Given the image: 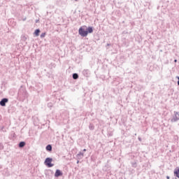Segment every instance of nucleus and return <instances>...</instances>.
I'll return each mask as SVG.
<instances>
[{
	"instance_id": "obj_4",
	"label": "nucleus",
	"mask_w": 179,
	"mask_h": 179,
	"mask_svg": "<svg viewBox=\"0 0 179 179\" xmlns=\"http://www.w3.org/2000/svg\"><path fill=\"white\" fill-rule=\"evenodd\" d=\"M177 121H179V111H174L173 118L171 120V122H177Z\"/></svg>"
},
{
	"instance_id": "obj_2",
	"label": "nucleus",
	"mask_w": 179,
	"mask_h": 179,
	"mask_svg": "<svg viewBox=\"0 0 179 179\" xmlns=\"http://www.w3.org/2000/svg\"><path fill=\"white\" fill-rule=\"evenodd\" d=\"M85 27H87L83 26V27H80L78 29V34H80V36L81 37H87V31L85 29Z\"/></svg>"
},
{
	"instance_id": "obj_13",
	"label": "nucleus",
	"mask_w": 179,
	"mask_h": 179,
	"mask_svg": "<svg viewBox=\"0 0 179 179\" xmlns=\"http://www.w3.org/2000/svg\"><path fill=\"white\" fill-rule=\"evenodd\" d=\"M24 146H26V142L24 141H21L18 144V148H24Z\"/></svg>"
},
{
	"instance_id": "obj_14",
	"label": "nucleus",
	"mask_w": 179,
	"mask_h": 179,
	"mask_svg": "<svg viewBox=\"0 0 179 179\" xmlns=\"http://www.w3.org/2000/svg\"><path fill=\"white\" fill-rule=\"evenodd\" d=\"M72 77H73V79L76 80V79H79V74L74 73H73Z\"/></svg>"
},
{
	"instance_id": "obj_10",
	"label": "nucleus",
	"mask_w": 179,
	"mask_h": 179,
	"mask_svg": "<svg viewBox=\"0 0 179 179\" xmlns=\"http://www.w3.org/2000/svg\"><path fill=\"white\" fill-rule=\"evenodd\" d=\"M174 176L177 177V178H179V168H176L173 171Z\"/></svg>"
},
{
	"instance_id": "obj_25",
	"label": "nucleus",
	"mask_w": 179,
	"mask_h": 179,
	"mask_svg": "<svg viewBox=\"0 0 179 179\" xmlns=\"http://www.w3.org/2000/svg\"><path fill=\"white\" fill-rule=\"evenodd\" d=\"M79 160H80V159H78V160H77V164H79Z\"/></svg>"
},
{
	"instance_id": "obj_22",
	"label": "nucleus",
	"mask_w": 179,
	"mask_h": 179,
	"mask_svg": "<svg viewBox=\"0 0 179 179\" xmlns=\"http://www.w3.org/2000/svg\"><path fill=\"white\" fill-rule=\"evenodd\" d=\"M138 141H139L140 142H142V138L138 137Z\"/></svg>"
},
{
	"instance_id": "obj_24",
	"label": "nucleus",
	"mask_w": 179,
	"mask_h": 179,
	"mask_svg": "<svg viewBox=\"0 0 179 179\" xmlns=\"http://www.w3.org/2000/svg\"><path fill=\"white\" fill-rule=\"evenodd\" d=\"M166 179H170V176H167Z\"/></svg>"
},
{
	"instance_id": "obj_16",
	"label": "nucleus",
	"mask_w": 179,
	"mask_h": 179,
	"mask_svg": "<svg viewBox=\"0 0 179 179\" xmlns=\"http://www.w3.org/2000/svg\"><path fill=\"white\" fill-rule=\"evenodd\" d=\"M44 37H45V32L42 33V34H41V38H44Z\"/></svg>"
},
{
	"instance_id": "obj_26",
	"label": "nucleus",
	"mask_w": 179,
	"mask_h": 179,
	"mask_svg": "<svg viewBox=\"0 0 179 179\" xmlns=\"http://www.w3.org/2000/svg\"><path fill=\"white\" fill-rule=\"evenodd\" d=\"M86 150H87L86 149H83V152H86Z\"/></svg>"
},
{
	"instance_id": "obj_9",
	"label": "nucleus",
	"mask_w": 179,
	"mask_h": 179,
	"mask_svg": "<svg viewBox=\"0 0 179 179\" xmlns=\"http://www.w3.org/2000/svg\"><path fill=\"white\" fill-rule=\"evenodd\" d=\"M93 30H94V28L93 27H88L86 29L87 34H92V33H93Z\"/></svg>"
},
{
	"instance_id": "obj_29",
	"label": "nucleus",
	"mask_w": 179,
	"mask_h": 179,
	"mask_svg": "<svg viewBox=\"0 0 179 179\" xmlns=\"http://www.w3.org/2000/svg\"><path fill=\"white\" fill-rule=\"evenodd\" d=\"M175 179H177V178H175Z\"/></svg>"
},
{
	"instance_id": "obj_15",
	"label": "nucleus",
	"mask_w": 179,
	"mask_h": 179,
	"mask_svg": "<svg viewBox=\"0 0 179 179\" xmlns=\"http://www.w3.org/2000/svg\"><path fill=\"white\" fill-rule=\"evenodd\" d=\"M89 128L90 131H94V125L92 123L90 124Z\"/></svg>"
},
{
	"instance_id": "obj_11",
	"label": "nucleus",
	"mask_w": 179,
	"mask_h": 179,
	"mask_svg": "<svg viewBox=\"0 0 179 179\" xmlns=\"http://www.w3.org/2000/svg\"><path fill=\"white\" fill-rule=\"evenodd\" d=\"M45 150L47 152H52V145L51 144L46 145Z\"/></svg>"
},
{
	"instance_id": "obj_27",
	"label": "nucleus",
	"mask_w": 179,
	"mask_h": 179,
	"mask_svg": "<svg viewBox=\"0 0 179 179\" xmlns=\"http://www.w3.org/2000/svg\"><path fill=\"white\" fill-rule=\"evenodd\" d=\"M24 20H26V18H24V19H23V22H24Z\"/></svg>"
},
{
	"instance_id": "obj_12",
	"label": "nucleus",
	"mask_w": 179,
	"mask_h": 179,
	"mask_svg": "<svg viewBox=\"0 0 179 179\" xmlns=\"http://www.w3.org/2000/svg\"><path fill=\"white\" fill-rule=\"evenodd\" d=\"M41 31H40V29H36L34 31V34L36 37H38V36H40Z\"/></svg>"
},
{
	"instance_id": "obj_17",
	"label": "nucleus",
	"mask_w": 179,
	"mask_h": 179,
	"mask_svg": "<svg viewBox=\"0 0 179 179\" xmlns=\"http://www.w3.org/2000/svg\"><path fill=\"white\" fill-rule=\"evenodd\" d=\"M11 136H12L13 138H16V134H15V132L12 131V133H11Z\"/></svg>"
},
{
	"instance_id": "obj_30",
	"label": "nucleus",
	"mask_w": 179,
	"mask_h": 179,
	"mask_svg": "<svg viewBox=\"0 0 179 179\" xmlns=\"http://www.w3.org/2000/svg\"><path fill=\"white\" fill-rule=\"evenodd\" d=\"M75 1H78V0H75Z\"/></svg>"
},
{
	"instance_id": "obj_8",
	"label": "nucleus",
	"mask_w": 179,
	"mask_h": 179,
	"mask_svg": "<svg viewBox=\"0 0 179 179\" xmlns=\"http://www.w3.org/2000/svg\"><path fill=\"white\" fill-rule=\"evenodd\" d=\"M85 157V155L83 152H80L78 154H77L76 155V158L78 159V160H82V159H83V157Z\"/></svg>"
},
{
	"instance_id": "obj_7",
	"label": "nucleus",
	"mask_w": 179,
	"mask_h": 179,
	"mask_svg": "<svg viewBox=\"0 0 179 179\" xmlns=\"http://www.w3.org/2000/svg\"><path fill=\"white\" fill-rule=\"evenodd\" d=\"M83 75L85 76V78H89L90 76V70L85 69L83 71Z\"/></svg>"
},
{
	"instance_id": "obj_20",
	"label": "nucleus",
	"mask_w": 179,
	"mask_h": 179,
	"mask_svg": "<svg viewBox=\"0 0 179 179\" xmlns=\"http://www.w3.org/2000/svg\"><path fill=\"white\" fill-rule=\"evenodd\" d=\"M48 107H52V103H48Z\"/></svg>"
},
{
	"instance_id": "obj_21",
	"label": "nucleus",
	"mask_w": 179,
	"mask_h": 179,
	"mask_svg": "<svg viewBox=\"0 0 179 179\" xmlns=\"http://www.w3.org/2000/svg\"><path fill=\"white\" fill-rule=\"evenodd\" d=\"M176 78H178V86H179V77L177 76Z\"/></svg>"
},
{
	"instance_id": "obj_19",
	"label": "nucleus",
	"mask_w": 179,
	"mask_h": 179,
	"mask_svg": "<svg viewBox=\"0 0 179 179\" xmlns=\"http://www.w3.org/2000/svg\"><path fill=\"white\" fill-rule=\"evenodd\" d=\"M22 40H23L24 41H26L27 40V38L26 36H23V37H22Z\"/></svg>"
},
{
	"instance_id": "obj_6",
	"label": "nucleus",
	"mask_w": 179,
	"mask_h": 179,
	"mask_svg": "<svg viewBox=\"0 0 179 179\" xmlns=\"http://www.w3.org/2000/svg\"><path fill=\"white\" fill-rule=\"evenodd\" d=\"M64 173H62V171L59 169H57L55 173V177H56V178H58V177H62V176H63Z\"/></svg>"
},
{
	"instance_id": "obj_1",
	"label": "nucleus",
	"mask_w": 179,
	"mask_h": 179,
	"mask_svg": "<svg viewBox=\"0 0 179 179\" xmlns=\"http://www.w3.org/2000/svg\"><path fill=\"white\" fill-rule=\"evenodd\" d=\"M18 97L22 99V100H24L26 97H27V91L26 90V87L23 85H21L18 90Z\"/></svg>"
},
{
	"instance_id": "obj_23",
	"label": "nucleus",
	"mask_w": 179,
	"mask_h": 179,
	"mask_svg": "<svg viewBox=\"0 0 179 179\" xmlns=\"http://www.w3.org/2000/svg\"><path fill=\"white\" fill-rule=\"evenodd\" d=\"M38 22H40V20H36L35 21L36 23H38Z\"/></svg>"
},
{
	"instance_id": "obj_28",
	"label": "nucleus",
	"mask_w": 179,
	"mask_h": 179,
	"mask_svg": "<svg viewBox=\"0 0 179 179\" xmlns=\"http://www.w3.org/2000/svg\"><path fill=\"white\" fill-rule=\"evenodd\" d=\"M174 62H177V59H175V60H174Z\"/></svg>"
},
{
	"instance_id": "obj_18",
	"label": "nucleus",
	"mask_w": 179,
	"mask_h": 179,
	"mask_svg": "<svg viewBox=\"0 0 179 179\" xmlns=\"http://www.w3.org/2000/svg\"><path fill=\"white\" fill-rule=\"evenodd\" d=\"M131 164H132V167H134V168L137 167L136 162H133Z\"/></svg>"
},
{
	"instance_id": "obj_5",
	"label": "nucleus",
	"mask_w": 179,
	"mask_h": 179,
	"mask_svg": "<svg viewBox=\"0 0 179 179\" xmlns=\"http://www.w3.org/2000/svg\"><path fill=\"white\" fill-rule=\"evenodd\" d=\"M6 103H9V99H8V98H3L0 101V106L1 107H6Z\"/></svg>"
},
{
	"instance_id": "obj_3",
	"label": "nucleus",
	"mask_w": 179,
	"mask_h": 179,
	"mask_svg": "<svg viewBox=\"0 0 179 179\" xmlns=\"http://www.w3.org/2000/svg\"><path fill=\"white\" fill-rule=\"evenodd\" d=\"M44 164L45 166H47V167L49 168L54 167V164H52V158L47 157L45 159Z\"/></svg>"
}]
</instances>
